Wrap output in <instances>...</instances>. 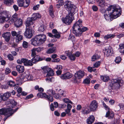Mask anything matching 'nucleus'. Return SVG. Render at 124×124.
Wrapping results in <instances>:
<instances>
[{"label": "nucleus", "mask_w": 124, "mask_h": 124, "mask_svg": "<svg viewBox=\"0 0 124 124\" xmlns=\"http://www.w3.org/2000/svg\"><path fill=\"white\" fill-rule=\"evenodd\" d=\"M107 10L110 12H109L110 14L109 15V16H111L115 19L119 17L122 13V9L120 8L118 9L111 6L108 8Z\"/></svg>", "instance_id": "obj_1"}, {"label": "nucleus", "mask_w": 124, "mask_h": 124, "mask_svg": "<svg viewBox=\"0 0 124 124\" xmlns=\"http://www.w3.org/2000/svg\"><path fill=\"white\" fill-rule=\"evenodd\" d=\"M64 4L65 7L66 8L67 10L68 11V14L74 16V15L77 11L76 6L69 1L65 2Z\"/></svg>", "instance_id": "obj_2"}, {"label": "nucleus", "mask_w": 124, "mask_h": 124, "mask_svg": "<svg viewBox=\"0 0 124 124\" xmlns=\"http://www.w3.org/2000/svg\"><path fill=\"white\" fill-rule=\"evenodd\" d=\"M22 32L19 31L16 32L15 31L11 32V34L13 37L16 36L15 39L16 42L19 43V42L23 40V37L21 35Z\"/></svg>", "instance_id": "obj_3"}, {"label": "nucleus", "mask_w": 124, "mask_h": 124, "mask_svg": "<svg viewBox=\"0 0 124 124\" xmlns=\"http://www.w3.org/2000/svg\"><path fill=\"white\" fill-rule=\"evenodd\" d=\"M121 82V80L120 79H114L112 81V84L110 85V87L113 90H117L119 89Z\"/></svg>", "instance_id": "obj_4"}, {"label": "nucleus", "mask_w": 124, "mask_h": 124, "mask_svg": "<svg viewBox=\"0 0 124 124\" xmlns=\"http://www.w3.org/2000/svg\"><path fill=\"white\" fill-rule=\"evenodd\" d=\"M44 73H47V76H52L54 75V72L53 69L47 66H45L41 68Z\"/></svg>", "instance_id": "obj_5"}, {"label": "nucleus", "mask_w": 124, "mask_h": 124, "mask_svg": "<svg viewBox=\"0 0 124 124\" xmlns=\"http://www.w3.org/2000/svg\"><path fill=\"white\" fill-rule=\"evenodd\" d=\"M17 62L19 64H21L22 63H23L25 65L27 66H32L33 63L32 60H28L27 59L24 58L22 59L21 60L18 59Z\"/></svg>", "instance_id": "obj_6"}, {"label": "nucleus", "mask_w": 124, "mask_h": 124, "mask_svg": "<svg viewBox=\"0 0 124 124\" xmlns=\"http://www.w3.org/2000/svg\"><path fill=\"white\" fill-rule=\"evenodd\" d=\"M74 19V16L68 14L64 18L62 19V21L63 23L68 25L70 24Z\"/></svg>", "instance_id": "obj_7"}, {"label": "nucleus", "mask_w": 124, "mask_h": 124, "mask_svg": "<svg viewBox=\"0 0 124 124\" xmlns=\"http://www.w3.org/2000/svg\"><path fill=\"white\" fill-rule=\"evenodd\" d=\"M17 4L20 7H27L30 3V0H17Z\"/></svg>", "instance_id": "obj_8"}, {"label": "nucleus", "mask_w": 124, "mask_h": 124, "mask_svg": "<svg viewBox=\"0 0 124 124\" xmlns=\"http://www.w3.org/2000/svg\"><path fill=\"white\" fill-rule=\"evenodd\" d=\"M73 32L75 34L76 36H80L82 35V31H81V28L80 27H72Z\"/></svg>", "instance_id": "obj_9"}, {"label": "nucleus", "mask_w": 124, "mask_h": 124, "mask_svg": "<svg viewBox=\"0 0 124 124\" xmlns=\"http://www.w3.org/2000/svg\"><path fill=\"white\" fill-rule=\"evenodd\" d=\"M37 36L40 45L46 41V38L45 35L41 34Z\"/></svg>", "instance_id": "obj_10"}, {"label": "nucleus", "mask_w": 124, "mask_h": 124, "mask_svg": "<svg viewBox=\"0 0 124 124\" xmlns=\"http://www.w3.org/2000/svg\"><path fill=\"white\" fill-rule=\"evenodd\" d=\"M31 31V30L29 28V27H26V30L24 33L25 37L27 38H31L32 36Z\"/></svg>", "instance_id": "obj_11"}, {"label": "nucleus", "mask_w": 124, "mask_h": 124, "mask_svg": "<svg viewBox=\"0 0 124 124\" xmlns=\"http://www.w3.org/2000/svg\"><path fill=\"white\" fill-rule=\"evenodd\" d=\"M98 104L95 100L92 101L89 106V108L91 111H94L97 108Z\"/></svg>", "instance_id": "obj_12"}, {"label": "nucleus", "mask_w": 124, "mask_h": 124, "mask_svg": "<svg viewBox=\"0 0 124 124\" xmlns=\"http://www.w3.org/2000/svg\"><path fill=\"white\" fill-rule=\"evenodd\" d=\"M72 76V74L69 72H67L62 74L60 76V78L63 80L68 79L71 78Z\"/></svg>", "instance_id": "obj_13"}, {"label": "nucleus", "mask_w": 124, "mask_h": 124, "mask_svg": "<svg viewBox=\"0 0 124 124\" xmlns=\"http://www.w3.org/2000/svg\"><path fill=\"white\" fill-rule=\"evenodd\" d=\"M111 50V48L110 47L105 48L103 50L104 55L107 57L111 56L112 55Z\"/></svg>", "instance_id": "obj_14"}, {"label": "nucleus", "mask_w": 124, "mask_h": 124, "mask_svg": "<svg viewBox=\"0 0 124 124\" xmlns=\"http://www.w3.org/2000/svg\"><path fill=\"white\" fill-rule=\"evenodd\" d=\"M11 34L9 32H7L4 33L2 34V36L4 39L7 42H8L10 39Z\"/></svg>", "instance_id": "obj_15"}, {"label": "nucleus", "mask_w": 124, "mask_h": 124, "mask_svg": "<svg viewBox=\"0 0 124 124\" xmlns=\"http://www.w3.org/2000/svg\"><path fill=\"white\" fill-rule=\"evenodd\" d=\"M44 59L39 55H36L34 57L31 59L33 63H36L39 61H42Z\"/></svg>", "instance_id": "obj_16"}, {"label": "nucleus", "mask_w": 124, "mask_h": 124, "mask_svg": "<svg viewBox=\"0 0 124 124\" xmlns=\"http://www.w3.org/2000/svg\"><path fill=\"white\" fill-rule=\"evenodd\" d=\"M15 27L19 28L22 26L23 24V21L22 19L19 18L14 22Z\"/></svg>", "instance_id": "obj_17"}, {"label": "nucleus", "mask_w": 124, "mask_h": 124, "mask_svg": "<svg viewBox=\"0 0 124 124\" xmlns=\"http://www.w3.org/2000/svg\"><path fill=\"white\" fill-rule=\"evenodd\" d=\"M84 72L83 71H79L75 74V76L76 78L80 79L84 76Z\"/></svg>", "instance_id": "obj_18"}, {"label": "nucleus", "mask_w": 124, "mask_h": 124, "mask_svg": "<svg viewBox=\"0 0 124 124\" xmlns=\"http://www.w3.org/2000/svg\"><path fill=\"white\" fill-rule=\"evenodd\" d=\"M31 41V44L34 46L40 45L37 35L35 36L34 38L32 39Z\"/></svg>", "instance_id": "obj_19"}, {"label": "nucleus", "mask_w": 124, "mask_h": 124, "mask_svg": "<svg viewBox=\"0 0 124 124\" xmlns=\"http://www.w3.org/2000/svg\"><path fill=\"white\" fill-rule=\"evenodd\" d=\"M6 110L5 111V115L8 116H11L14 113V110L10 108H6L5 109Z\"/></svg>", "instance_id": "obj_20"}, {"label": "nucleus", "mask_w": 124, "mask_h": 124, "mask_svg": "<svg viewBox=\"0 0 124 124\" xmlns=\"http://www.w3.org/2000/svg\"><path fill=\"white\" fill-rule=\"evenodd\" d=\"M34 20L31 17H29L27 19L25 23L26 27H29L31 25L33 24V21Z\"/></svg>", "instance_id": "obj_21"}, {"label": "nucleus", "mask_w": 124, "mask_h": 124, "mask_svg": "<svg viewBox=\"0 0 124 124\" xmlns=\"http://www.w3.org/2000/svg\"><path fill=\"white\" fill-rule=\"evenodd\" d=\"M11 95V92H7L5 93L2 95V100L5 101L8 100Z\"/></svg>", "instance_id": "obj_22"}, {"label": "nucleus", "mask_w": 124, "mask_h": 124, "mask_svg": "<svg viewBox=\"0 0 124 124\" xmlns=\"http://www.w3.org/2000/svg\"><path fill=\"white\" fill-rule=\"evenodd\" d=\"M17 70L20 73H23L24 70V68L23 66L20 65H17L16 67Z\"/></svg>", "instance_id": "obj_23"}, {"label": "nucleus", "mask_w": 124, "mask_h": 124, "mask_svg": "<svg viewBox=\"0 0 124 124\" xmlns=\"http://www.w3.org/2000/svg\"><path fill=\"white\" fill-rule=\"evenodd\" d=\"M94 117L93 116H90L87 119V123L88 124H92L94 122Z\"/></svg>", "instance_id": "obj_24"}, {"label": "nucleus", "mask_w": 124, "mask_h": 124, "mask_svg": "<svg viewBox=\"0 0 124 124\" xmlns=\"http://www.w3.org/2000/svg\"><path fill=\"white\" fill-rule=\"evenodd\" d=\"M114 113L112 111H108L106 113V117H108V118L112 119L114 117Z\"/></svg>", "instance_id": "obj_25"}, {"label": "nucleus", "mask_w": 124, "mask_h": 124, "mask_svg": "<svg viewBox=\"0 0 124 124\" xmlns=\"http://www.w3.org/2000/svg\"><path fill=\"white\" fill-rule=\"evenodd\" d=\"M58 104L57 102H54V104L53 103H52L50 105V109L52 111H53L54 110V108H56L58 107Z\"/></svg>", "instance_id": "obj_26"}, {"label": "nucleus", "mask_w": 124, "mask_h": 124, "mask_svg": "<svg viewBox=\"0 0 124 124\" xmlns=\"http://www.w3.org/2000/svg\"><path fill=\"white\" fill-rule=\"evenodd\" d=\"M82 21L81 20L79 19L74 24L73 27H80L82 26Z\"/></svg>", "instance_id": "obj_27"}, {"label": "nucleus", "mask_w": 124, "mask_h": 124, "mask_svg": "<svg viewBox=\"0 0 124 124\" xmlns=\"http://www.w3.org/2000/svg\"><path fill=\"white\" fill-rule=\"evenodd\" d=\"M19 18L18 17L17 14L16 13L12 16L11 17V19L10 20V21L13 22H14Z\"/></svg>", "instance_id": "obj_28"}, {"label": "nucleus", "mask_w": 124, "mask_h": 124, "mask_svg": "<svg viewBox=\"0 0 124 124\" xmlns=\"http://www.w3.org/2000/svg\"><path fill=\"white\" fill-rule=\"evenodd\" d=\"M49 12L50 15L52 18H54V11H53V6L51 5L49 8Z\"/></svg>", "instance_id": "obj_29"}, {"label": "nucleus", "mask_w": 124, "mask_h": 124, "mask_svg": "<svg viewBox=\"0 0 124 124\" xmlns=\"http://www.w3.org/2000/svg\"><path fill=\"white\" fill-rule=\"evenodd\" d=\"M97 2L98 3L99 6L101 7H103L105 5L104 0H96Z\"/></svg>", "instance_id": "obj_30"}, {"label": "nucleus", "mask_w": 124, "mask_h": 124, "mask_svg": "<svg viewBox=\"0 0 124 124\" xmlns=\"http://www.w3.org/2000/svg\"><path fill=\"white\" fill-rule=\"evenodd\" d=\"M56 48L55 47H53L49 49L47 52V54H51L54 53Z\"/></svg>", "instance_id": "obj_31"}, {"label": "nucleus", "mask_w": 124, "mask_h": 124, "mask_svg": "<svg viewBox=\"0 0 124 124\" xmlns=\"http://www.w3.org/2000/svg\"><path fill=\"white\" fill-rule=\"evenodd\" d=\"M90 109L87 108H83L82 111V113L83 114H87L91 111Z\"/></svg>", "instance_id": "obj_32"}, {"label": "nucleus", "mask_w": 124, "mask_h": 124, "mask_svg": "<svg viewBox=\"0 0 124 124\" xmlns=\"http://www.w3.org/2000/svg\"><path fill=\"white\" fill-rule=\"evenodd\" d=\"M100 56L98 55V54H95L92 57V61H94L96 60L99 59L100 58Z\"/></svg>", "instance_id": "obj_33"}, {"label": "nucleus", "mask_w": 124, "mask_h": 124, "mask_svg": "<svg viewBox=\"0 0 124 124\" xmlns=\"http://www.w3.org/2000/svg\"><path fill=\"white\" fill-rule=\"evenodd\" d=\"M41 17L40 14L37 13L34 14L32 15V17H31L33 20H35L37 18H39Z\"/></svg>", "instance_id": "obj_34"}, {"label": "nucleus", "mask_w": 124, "mask_h": 124, "mask_svg": "<svg viewBox=\"0 0 124 124\" xmlns=\"http://www.w3.org/2000/svg\"><path fill=\"white\" fill-rule=\"evenodd\" d=\"M101 79L104 82H107L108 81L109 79V78L108 76H101Z\"/></svg>", "instance_id": "obj_35"}, {"label": "nucleus", "mask_w": 124, "mask_h": 124, "mask_svg": "<svg viewBox=\"0 0 124 124\" xmlns=\"http://www.w3.org/2000/svg\"><path fill=\"white\" fill-rule=\"evenodd\" d=\"M115 35L114 34H108L105 36L104 38L105 39H108L109 38H113L115 37Z\"/></svg>", "instance_id": "obj_36"}, {"label": "nucleus", "mask_w": 124, "mask_h": 124, "mask_svg": "<svg viewBox=\"0 0 124 124\" xmlns=\"http://www.w3.org/2000/svg\"><path fill=\"white\" fill-rule=\"evenodd\" d=\"M119 50L120 52L121 53H124V44H121L119 45Z\"/></svg>", "instance_id": "obj_37"}, {"label": "nucleus", "mask_w": 124, "mask_h": 124, "mask_svg": "<svg viewBox=\"0 0 124 124\" xmlns=\"http://www.w3.org/2000/svg\"><path fill=\"white\" fill-rule=\"evenodd\" d=\"M37 96H39V97L41 98L45 97L46 98L47 97V95L46 93H38L37 95Z\"/></svg>", "instance_id": "obj_38"}, {"label": "nucleus", "mask_w": 124, "mask_h": 124, "mask_svg": "<svg viewBox=\"0 0 124 124\" xmlns=\"http://www.w3.org/2000/svg\"><path fill=\"white\" fill-rule=\"evenodd\" d=\"M7 84L11 87H14L16 85V83L14 81L11 80L8 82Z\"/></svg>", "instance_id": "obj_39"}, {"label": "nucleus", "mask_w": 124, "mask_h": 124, "mask_svg": "<svg viewBox=\"0 0 124 124\" xmlns=\"http://www.w3.org/2000/svg\"><path fill=\"white\" fill-rule=\"evenodd\" d=\"M121 57L120 56H118L116 58L115 61L116 63L118 64L121 62Z\"/></svg>", "instance_id": "obj_40"}, {"label": "nucleus", "mask_w": 124, "mask_h": 124, "mask_svg": "<svg viewBox=\"0 0 124 124\" xmlns=\"http://www.w3.org/2000/svg\"><path fill=\"white\" fill-rule=\"evenodd\" d=\"M24 76L26 77L27 78H29L30 76V72L28 71H25L23 74Z\"/></svg>", "instance_id": "obj_41"}, {"label": "nucleus", "mask_w": 124, "mask_h": 124, "mask_svg": "<svg viewBox=\"0 0 124 124\" xmlns=\"http://www.w3.org/2000/svg\"><path fill=\"white\" fill-rule=\"evenodd\" d=\"M94 67H88L87 68L88 70V71L90 72H91L92 71L93 72H95L96 69H94Z\"/></svg>", "instance_id": "obj_42"}, {"label": "nucleus", "mask_w": 124, "mask_h": 124, "mask_svg": "<svg viewBox=\"0 0 124 124\" xmlns=\"http://www.w3.org/2000/svg\"><path fill=\"white\" fill-rule=\"evenodd\" d=\"M45 28L44 25H41L39 28V31L43 32L45 29Z\"/></svg>", "instance_id": "obj_43"}, {"label": "nucleus", "mask_w": 124, "mask_h": 124, "mask_svg": "<svg viewBox=\"0 0 124 124\" xmlns=\"http://www.w3.org/2000/svg\"><path fill=\"white\" fill-rule=\"evenodd\" d=\"M13 1V0H5L4 3L8 6L11 5V3Z\"/></svg>", "instance_id": "obj_44"}, {"label": "nucleus", "mask_w": 124, "mask_h": 124, "mask_svg": "<svg viewBox=\"0 0 124 124\" xmlns=\"http://www.w3.org/2000/svg\"><path fill=\"white\" fill-rule=\"evenodd\" d=\"M7 57L10 61H12L14 60V57L11 54H9L7 55Z\"/></svg>", "instance_id": "obj_45"}, {"label": "nucleus", "mask_w": 124, "mask_h": 124, "mask_svg": "<svg viewBox=\"0 0 124 124\" xmlns=\"http://www.w3.org/2000/svg\"><path fill=\"white\" fill-rule=\"evenodd\" d=\"M69 59L71 61H74L76 57L75 55L72 54L71 53L69 56Z\"/></svg>", "instance_id": "obj_46"}, {"label": "nucleus", "mask_w": 124, "mask_h": 124, "mask_svg": "<svg viewBox=\"0 0 124 124\" xmlns=\"http://www.w3.org/2000/svg\"><path fill=\"white\" fill-rule=\"evenodd\" d=\"M62 67L61 65H57L56 67H55L54 68V70H57V71H62Z\"/></svg>", "instance_id": "obj_47"}, {"label": "nucleus", "mask_w": 124, "mask_h": 124, "mask_svg": "<svg viewBox=\"0 0 124 124\" xmlns=\"http://www.w3.org/2000/svg\"><path fill=\"white\" fill-rule=\"evenodd\" d=\"M16 102L15 101L13 100L10 102V106H11V107L12 108H13L14 106H16Z\"/></svg>", "instance_id": "obj_48"}, {"label": "nucleus", "mask_w": 124, "mask_h": 124, "mask_svg": "<svg viewBox=\"0 0 124 124\" xmlns=\"http://www.w3.org/2000/svg\"><path fill=\"white\" fill-rule=\"evenodd\" d=\"M5 109L6 108H2L0 109V114L5 115V111L6 110Z\"/></svg>", "instance_id": "obj_49"}, {"label": "nucleus", "mask_w": 124, "mask_h": 124, "mask_svg": "<svg viewBox=\"0 0 124 124\" xmlns=\"http://www.w3.org/2000/svg\"><path fill=\"white\" fill-rule=\"evenodd\" d=\"M101 63V62L100 61L96 62L95 63L93 64V66L94 68L98 67L99 66Z\"/></svg>", "instance_id": "obj_50"}, {"label": "nucleus", "mask_w": 124, "mask_h": 124, "mask_svg": "<svg viewBox=\"0 0 124 124\" xmlns=\"http://www.w3.org/2000/svg\"><path fill=\"white\" fill-rule=\"evenodd\" d=\"M28 43L25 41H24L23 43V46L24 48H27L28 46Z\"/></svg>", "instance_id": "obj_51"}, {"label": "nucleus", "mask_w": 124, "mask_h": 124, "mask_svg": "<svg viewBox=\"0 0 124 124\" xmlns=\"http://www.w3.org/2000/svg\"><path fill=\"white\" fill-rule=\"evenodd\" d=\"M46 98H47L49 101L51 102H52L53 101V97L50 95H47V97H46Z\"/></svg>", "instance_id": "obj_52"}, {"label": "nucleus", "mask_w": 124, "mask_h": 124, "mask_svg": "<svg viewBox=\"0 0 124 124\" xmlns=\"http://www.w3.org/2000/svg\"><path fill=\"white\" fill-rule=\"evenodd\" d=\"M81 28V31H82V34L83 32L88 30V28L86 27H84L83 28L82 26L80 27Z\"/></svg>", "instance_id": "obj_53"}, {"label": "nucleus", "mask_w": 124, "mask_h": 124, "mask_svg": "<svg viewBox=\"0 0 124 124\" xmlns=\"http://www.w3.org/2000/svg\"><path fill=\"white\" fill-rule=\"evenodd\" d=\"M11 72V71L9 68H6L5 70V73L6 74H8L10 73Z\"/></svg>", "instance_id": "obj_54"}, {"label": "nucleus", "mask_w": 124, "mask_h": 124, "mask_svg": "<svg viewBox=\"0 0 124 124\" xmlns=\"http://www.w3.org/2000/svg\"><path fill=\"white\" fill-rule=\"evenodd\" d=\"M52 95H53L54 97H55L56 99H58L59 98V95L55 93L54 91Z\"/></svg>", "instance_id": "obj_55"}, {"label": "nucleus", "mask_w": 124, "mask_h": 124, "mask_svg": "<svg viewBox=\"0 0 124 124\" xmlns=\"http://www.w3.org/2000/svg\"><path fill=\"white\" fill-rule=\"evenodd\" d=\"M83 83L85 84H89L90 83V80L89 79L86 78L84 80Z\"/></svg>", "instance_id": "obj_56"}, {"label": "nucleus", "mask_w": 124, "mask_h": 124, "mask_svg": "<svg viewBox=\"0 0 124 124\" xmlns=\"http://www.w3.org/2000/svg\"><path fill=\"white\" fill-rule=\"evenodd\" d=\"M92 9L94 11H96L98 10V8L96 6H93L92 7Z\"/></svg>", "instance_id": "obj_57"}, {"label": "nucleus", "mask_w": 124, "mask_h": 124, "mask_svg": "<svg viewBox=\"0 0 124 124\" xmlns=\"http://www.w3.org/2000/svg\"><path fill=\"white\" fill-rule=\"evenodd\" d=\"M35 51L34 49L32 50L31 54V56H34L36 55V54Z\"/></svg>", "instance_id": "obj_58"}, {"label": "nucleus", "mask_w": 124, "mask_h": 124, "mask_svg": "<svg viewBox=\"0 0 124 124\" xmlns=\"http://www.w3.org/2000/svg\"><path fill=\"white\" fill-rule=\"evenodd\" d=\"M33 97V95L32 94H30L29 95L26 96L25 98V99L26 100H27L29 99L32 98V97Z\"/></svg>", "instance_id": "obj_59"}, {"label": "nucleus", "mask_w": 124, "mask_h": 124, "mask_svg": "<svg viewBox=\"0 0 124 124\" xmlns=\"http://www.w3.org/2000/svg\"><path fill=\"white\" fill-rule=\"evenodd\" d=\"M54 36L56 38H59L60 37V34L59 33L57 32L54 35Z\"/></svg>", "instance_id": "obj_60"}, {"label": "nucleus", "mask_w": 124, "mask_h": 124, "mask_svg": "<svg viewBox=\"0 0 124 124\" xmlns=\"http://www.w3.org/2000/svg\"><path fill=\"white\" fill-rule=\"evenodd\" d=\"M58 3L61 6L64 4L63 1L62 0H59L58 1Z\"/></svg>", "instance_id": "obj_61"}, {"label": "nucleus", "mask_w": 124, "mask_h": 124, "mask_svg": "<svg viewBox=\"0 0 124 124\" xmlns=\"http://www.w3.org/2000/svg\"><path fill=\"white\" fill-rule=\"evenodd\" d=\"M54 92V91L52 89H49V90L47 91V93L49 95L52 94Z\"/></svg>", "instance_id": "obj_62"}, {"label": "nucleus", "mask_w": 124, "mask_h": 124, "mask_svg": "<svg viewBox=\"0 0 124 124\" xmlns=\"http://www.w3.org/2000/svg\"><path fill=\"white\" fill-rule=\"evenodd\" d=\"M70 110L68 109H66L65 110V112L69 116H70L71 114L70 113Z\"/></svg>", "instance_id": "obj_63"}, {"label": "nucleus", "mask_w": 124, "mask_h": 124, "mask_svg": "<svg viewBox=\"0 0 124 124\" xmlns=\"http://www.w3.org/2000/svg\"><path fill=\"white\" fill-rule=\"evenodd\" d=\"M35 51H37L38 52H40L42 49L40 47H38L37 48H34Z\"/></svg>", "instance_id": "obj_64"}]
</instances>
